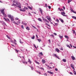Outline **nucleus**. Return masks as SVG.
Returning a JSON list of instances; mask_svg holds the SVG:
<instances>
[{
	"instance_id": "nucleus-1",
	"label": "nucleus",
	"mask_w": 76,
	"mask_h": 76,
	"mask_svg": "<svg viewBox=\"0 0 76 76\" xmlns=\"http://www.w3.org/2000/svg\"><path fill=\"white\" fill-rule=\"evenodd\" d=\"M43 20H44V22L45 23V25H48V26L50 27V25H48V24H47V23H46V22H47V23H49V22L48 21V20H46V19H43Z\"/></svg>"
},
{
	"instance_id": "nucleus-2",
	"label": "nucleus",
	"mask_w": 76,
	"mask_h": 76,
	"mask_svg": "<svg viewBox=\"0 0 76 76\" xmlns=\"http://www.w3.org/2000/svg\"><path fill=\"white\" fill-rule=\"evenodd\" d=\"M13 4L12 5V6H16V5L18 3V1L14 0L13 1Z\"/></svg>"
},
{
	"instance_id": "nucleus-3",
	"label": "nucleus",
	"mask_w": 76,
	"mask_h": 76,
	"mask_svg": "<svg viewBox=\"0 0 76 76\" xmlns=\"http://www.w3.org/2000/svg\"><path fill=\"white\" fill-rule=\"evenodd\" d=\"M15 19L16 20V21L18 23H20V20H19L18 18H16Z\"/></svg>"
},
{
	"instance_id": "nucleus-4",
	"label": "nucleus",
	"mask_w": 76,
	"mask_h": 76,
	"mask_svg": "<svg viewBox=\"0 0 76 76\" xmlns=\"http://www.w3.org/2000/svg\"><path fill=\"white\" fill-rule=\"evenodd\" d=\"M15 6H16V7H19V8H21V7L20 6V4L19 3H17V4Z\"/></svg>"
},
{
	"instance_id": "nucleus-5",
	"label": "nucleus",
	"mask_w": 76,
	"mask_h": 76,
	"mask_svg": "<svg viewBox=\"0 0 76 76\" xmlns=\"http://www.w3.org/2000/svg\"><path fill=\"white\" fill-rule=\"evenodd\" d=\"M61 15H63L64 16H66V17L67 16V15H65L66 13L64 12H61Z\"/></svg>"
},
{
	"instance_id": "nucleus-6",
	"label": "nucleus",
	"mask_w": 76,
	"mask_h": 76,
	"mask_svg": "<svg viewBox=\"0 0 76 76\" xmlns=\"http://www.w3.org/2000/svg\"><path fill=\"white\" fill-rule=\"evenodd\" d=\"M4 9H3V10H0V12H1V13H2L3 15L4 14Z\"/></svg>"
},
{
	"instance_id": "nucleus-7",
	"label": "nucleus",
	"mask_w": 76,
	"mask_h": 76,
	"mask_svg": "<svg viewBox=\"0 0 76 76\" xmlns=\"http://www.w3.org/2000/svg\"><path fill=\"white\" fill-rule=\"evenodd\" d=\"M55 50L57 52V53H59V52H60V50L58 48H56L55 49Z\"/></svg>"
},
{
	"instance_id": "nucleus-8",
	"label": "nucleus",
	"mask_w": 76,
	"mask_h": 76,
	"mask_svg": "<svg viewBox=\"0 0 76 76\" xmlns=\"http://www.w3.org/2000/svg\"><path fill=\"white\" fill-rule=\"evenodd\" d=\"M20 11H22V12H25L26 10H25V8H24L23 9H21L20 10Z\"/></svg>"
},
{
	"instance_id": "nucleus-9",
	"label": "nucleus",
	"mask_w": 76,
	"mask_h": 76,
	"mask_svg": "<svg viewBox=\"0 0 76 76\" xmlns=\"http://www.w3.org/2000/svg\"><path fill=\"white\" fill-rule=\"evenodd\" d=\"M47 19H48L49 21L51 22V18L50 17H49L48 18H47Z\"/></svg>"
},
{
	"instance_id": "nucleus-10",
	"label": "nucleus",
	"mask_w": 76,
	"mask_h": 76,
	"mask_svg": "<svg viewBox=\"0 0 76 76\" xmlns=\"http://www.w3.org/2000/svg\"><path fill=\"white\" fill-rule=\"evenodd\" d=\"M1 23H2L3 25H6V23H5L4 22H3V21H1L0 22Z\"/></svg>"
},
{
	"instance_id": "nucleus-11",
	"label": "nucleus",
	"mask_w": 76,
	"mask_h": 76,
	"mask_svg": "<svg viewBox=\"0 0 76 76\" xmlns=\"http://www.w3.org/2000/svg\"><path fill=\"white\" fill-rule=\"evenodd\" d=\"M59 20H60L62 23H64V20H63L62 19L59 18Z\"/></svg>"
},
{
	"instance_id": "nucleus-12",
	"label": "nucleus",
	"mask_w": 76,
	"mask_h": 76,
	"mask_svg": "<svg viewBox=\"0 0 76 76\" xmlns=\"http://www.w3.org/2000/svg\"><path fill=\"white\" fill-rule=\"evenodd\" d=\"M71 67L73 69H74V70H75V68H74V66H73V64H71Z\"/></svg>"
},
{
	"instance_id": "nucleus-13",
	"label": "nucleus",
	"mask_w": 76,
	"mask_h": 76,
	"mask_svg": "<svg viewBox=\"0 0 76 76\" xmlns=\"http://www.w3.org/2000/svg\"><path fill=\"white\" fill-rule=\"evenodd\" d=\"M22 24H23L24 25H25L26 26L27 25V24H26V23H25V22H22Z\"/></svg>"
},
{
	"instance_id": "nucleus-14",
	"label": "nucleus",
	"mask_w": 76,
	"mask_h": 76,
	"mask_svg": "<svg viewBox=\"0 0 76 76\" xmlns=\"http://www.w3.org/2000/svg\"><path fill=\"white\" fill-rule=\"evenodd\" d=\"M54 56H55L56 57V58H58V59H60V58H59V57L57 56V55L56 54H54Z\"/></svg>"
},
{
	"instance_id": "nucleus-15",
	"label": "nucleus",
	"mask_w": 76,
	"mask_h": 76,
	"mask_svg": "<svg viewBox=\"0 0 76 76\" xmlns=\"http://www.w3.org/2000/svg\"><path fill=\"white\" fill-rule=\"evenodd\" d=\"M39 10H40V12L42 14V10L41 9V8L39 9Z\"/></svg>"
},
{
	"instance_id": "nucleus-16",
	"label": "nucleus",
	"mask_w": 76,
	"mask_h": 76,
	"mask_svg": "<svg viewBox=\"0 0 76 76\" xmlns=\"http://www.w3.org/2000/svg\"><path fill=\"white\" fill-rule=\"evenodd\" d=\"M71 58L72 60H75V58L74 57V56H71Z\"/></svg>"
},
{
	"instance_id": "nucleus-17",
	"label": "nucleus",
	"mask_w": 76,
	"mask_h": 76,
	"mask_svg": "<svg viewBox=\"0 0 76 76\" xmlns=\"http://www.w3.org/2000/svg\"><path fill=\"white\" fill-rule=\"evenodd\" d=\"M45 61L44 59L42 60V63L43 64H44V63H45Z\"/></svg>"
},
{
	"instance_id": "nucleus-18",
	"label": "nucleus",
	"mask_w": 76,
	"mask_h": 76,
	"mask_svg": "<svg viewBox=\"0 0 76 76\" xmlns=\"http://www.w3.org/2000/svg\"><path fill=\"white\" fill-rule=\"evenodd\" d=\"M11 20H12V21H13V20H14V19H13V16H12L11 18Z\"/></svg>"
},
{
	"instance_id": "nucleus-19",
	"label": "nucleus",
	"mask_w": 76,
	"mask_h": 76,
	"mask_svg": "<svg viewBox=\"0 0 76 76\" xmlns=\"http://www.w3.org/2000/svg\"><path fill=\"white\" fill-rule=\"evenodd\" d=\"M38 20H39V21H40V22H42V20H41V19L40 18H38Z\"/></svg>"
},
{
	"instance_id": "nucleus-20",
	"label": "nucleus",
	"mask_w": 76,
	"mask_h": 76,
	"mask_svg": "<svg viewBox=\"0 0 76 76\" xmlns=\"http://www.w3.org/2000/svg\"><path fill=\"white\" fill-rule=\"evenodd\" d=\"M22 62H23V63L24 64H28V62H26V61H24V62H23V61H22Z\"/></svg>"
},
{
	"instance_id": "nucleus-21",
	"label": "nucleus",
	"mask_w": 76,
	"mask_h": 76,
	"mask_svg": "<svg viewBox=\"0 0 76 76\" xmlns=\"http://www.w3.org/2000/svg\"><path fill=\"white\" fill-rule=\"evenodd\" d=\"M37 39L38 41H39V42H40L41 41V39Z\"/></svg>"
},
{
	"instance_id": "nucleus-22",
	"label": "nucleus",
	"mask_w": 76,
	"mask_h": 76,
	"mask_svg": "<svg viewBox=\"0 0 76 76\" xmlns=\"http://www.w3.org/2000/svg\"><path fill=\"white\" fill-rule=\"evenodd\" d=\"M62 61H64V62H66V60L65 59H62Z\"/></svg>"
},
{
	"instance_id": "nucleus-23",
	"label": "nucleus",
	"mask_w": 76,
	"mask_h": 76,
	"mask_svg": "<svg viewBox=\"0 0 76 76\" xmlns=\"http://www.w3.org/2000/svg\"><path fill=\"white\" fill-rule=\"evenodd\" d=\"M8 16L9 18H10L11 17H12V16H11V15H8Z\"/></svg>"
},
{
	"instance_id": "nucleus-24",
	"label": "nucleus",
	"mask_w": 76,
	"mask_h": 76,
	"mask_svg": "<svg viewBox=\"0 0 76 76\" xmlns=\"http://www.w3.org/2000/svg\"><path fill=\"white\" fill-rule=\"evenodd\" d=\"M65 38H67V39H69V37L68 36H67L66 35H65Z\"/></svg>"
},
{
	"instance_id": "nucleus-25",
	"label": "nucleus",
	"mask_w": 76,
	"mask_h": 76,
	"mask_svg": "<svg viewBox=\"0 0 76 76\" xmlns=\"http://www.w3.org/2000/svg\"><path fill=\"white\" fill-rule=\"evenodd\" d=\"M72 1V0H68V3H69L70 2H71Z\"/></svg>"
},
{
	"instance_id": "nucleus-26",
	"label": "nucleus",
	"mask_w": 76,
	"mask_h": 76,
	"mask_svg": "<svg viewBox=\"0 0 76 76\" xmlns=\"http://www.w3.org/2000/svg\"><path fill=\"white\" fill-rule=\"evenodd\" d=\"M72 18H73V19H75L76 20V17L75 16H73L72 17Z\"/></svg>"
},
{
	"instance_id": "nucleus-27",
	"label": "nucleus",
	"mask_w": 76,
	"mask_h": 76,
	"mask_svg": "<svg viewBox=\"0 0 76 76\" xmlns=\"http://www.w3.org/2000/svg\"><path fill=\"white\" fill-rule=\"evenodd\" d=\"M39 54H40V55H41L42 56H43V54L42 53V52H41L39 53Z\"/></svg>"
},
{
	"instance_id": "nucleus-28",
	"label": "nucleus",
	"mask_w": 76,
	"mask_h": 76,
	"mask_svg": "<svg viewBox=\"0 0 76 76\" xmlns=\"http://www.w3.org/2000/svg\"><path fill=\"white\" fill-rule=\"evenodd\" d=\"M28 7L29 9H30V10H32V8L31 7Z\"/></svg>"
},
{
	"instance_id": "nucleus-29",
	"label": "nucleus",
	"mask_w": 76,
	"mask_h": 76,
	"mask_svg": "<svg viewBox=\"0 0 76 76\" xmlns=\"http://www.w3.org/2000/svg\"><path fill=\"white\" fill-rule=\"evenodd\" d=\"M28 62L30 63V64H31V61L30 60V59H28Z\"/></svg>"
},
{
	"instance_id": "nucleus-30",
	"label": "nucleus",
	"mask_w": 76,
	"mask_h": 76,
	"mask_svg": "<svg viewBox=\"0 0 76 76\" xmlns=\"http://www.w3.org/2000/svg\"><path fill=\"white\" fill-rule=\"evenodd\" d=\"M63 35L62 36H60V35L59 36V37L61 39L63 38Z\"/></svg>"
},
{
	"instance_id": "nucleus-31",
	"label": "nucleus",
	"mask_w": 76,
	"mask_h": 76,
	"mask_svg": "<svg viewBox=\"0 0 76 76\" xmlns=\"http://www.w3.org/2000/svg\"><path fill=\"white\" fill-rule=\"evenodd\" d=\"M3 16H4V17H6L7 16V15L5 14V13H4V14H3Z\"/></svg>"
},
{
	"instance_id": "nucleus-32",
	"label": "nucleus",
	"mask_w": 76,
	"mask_h": 76,
	"mask_svg": "<svg viewBox=\"0 0 76 76\" xmlns=\"http://www.w3.org/2000/svg\"><path fill=\"white\" fill-rule=\"evenodd\" d=\"M26 29L27 30H29V27H28V26L26 27Z\"/></svg>"
},
{
	"instance_id": "nucleus-33",
	"label": "nucleus",
	"mask_w": 76,
	"mask_h": 76,
	"mask_svg": "<svg viewBox=\"0 0 76 76\" xmlns=\"http://www.w3.org/2000/svg\"><path fill=\"white\" fill-rule=\"evenodd\" d=\"M35 62L37 64H39V62H37L36 61H35Z\"/></svg>"
},
{
	"instance_id": "nucleus-34",
	"label": "nucleus",
	"mask_w": 76,
	"mask_h": 76,
	"mask_svg": "<svg viewBox=\"0 0 76 76\" xmlns=\"http://www.w3.org/2000/svg\"><path fill=\"white\" fill-rule=\"evenodd\" d=\"M58 10H59V11H60V12H61V10L60 8H58Z\"/></svg>"
},
{
	"instance_id": "nucleus-35",
	"label": "nucleus",
	"mask_w": 76,
	"mask_h": 76,
	"mask_svg": "<svg viewBox=\"0 0 76 76\" xmlns=\"http://www.w3.org/2000/svg\"><path fill=\"white\" fill-rule=\"evenodd\" d=\"M39 69H41L42 70H44V68L42 67L39 68Z\"/></svg>"
},
{
	"instance_id": "nucleus-36",
	"label": "nucleus",
	"mask_w": 76,
	"mask_h": 76,
	"mask_svg": "<svg viewBox=\"0 0 76 76\" xmlns=\"http://www.w3.org/2000/svg\"><path fill=\"white\" fill-rule=\"evenodd\" d=\"M37 73H39V74H41V72H38V71H36Z\"/></svg>"
},
{
	"instance_id": "nucleus-37",
	"label": "nucleus",
	"mask_w": 76,
	"mask_h": 76,
	"mask_svg": "<svg viewBox=\"0 0 76 76\" xmlns=\"http://www.w3.org/2000/svg\"><path fill=\"white\" fill-rule=\"evenodd\" d=\"M21 27L22 29H24V27L23 26L21 25Z\"/></svg>"
},
{
	"instance_id": "nucleus-38",
	"label": "nucleus",
	"mask_w": 76,
	"mask_h": 76,
	"mask_svg": "<svg viewBox=\"0 0 76 76\" xmlns=\"http://www.w3.org/2000/svg\"><path fill=\"white\" fill-rule=\"evenodd\" d=\"M50 73L51 74V75H53L54 74V73H53V72H50Z\"/></svg>"
},
{
	"instance_id": "nucleus-39",
	"label": "nucleus",
	"mask_w": 76,
	"mask_h": 76,
	"mask_svg": "<svg viewBox=\"0 0 76 76\" xmlns=\"http://www.w3.org/2000/svg\"><path fill=\"white\" fill-rule=\"evenodd\" d=\"M51 37H53V38H54V35L53 34H51Z\"/></svg>"
},
{
	"instance_id": "nucleus-40",
	"label": "nucleus",
	"mask_w": 76,
	"mask_h": 76,
	"mask_svg": "<svg viewBox=\"0 0 76 76\" xmlns=\"http://www.w3.org/2000/svg\"><path fill=\"white\" fill-rule=\"evenodd\" d=\"M28 15H29V16H32L31 14V13H30V12L28 13Z\"/></svg>"
},
{
	"instance_id": "nucleus-41",
	"label": "nucleus",
	"mask_w": 76,
	"mask_h": 76,
	"mask_svg": "<svg viewBox=\"0 0 76 76\" xmlns=\"http://www.w3.org/2000/svg\"><path fill=\"white\" fill-rule=\"evenodd\" d=\"M32 39H34L35 38V36H34L33 37H31Z\"/></svg>"
},
{
	"instance_id": "nucleus-42",
	"label": "nucleus",
	"mask_w": 76,
	"mask_h": 76,
	"mask_svg": "<svg viewBox=\"0 0 76 76\" xmlns=\"http://www.w3.org/2000/svg\"><path fill=\"white\" fill-rule=\"evenodd\" d=\"M3 19H5V21H7V19H6L5 18H4Z\"/></svg>"
},
{
	"instance_id": "nucleus-43",
	"label": "nucleus",
	"mask_w": 76,
	"mask_h": 76,
	"mask_svg": "<svg viewBox=\"0 0 76 76\" xmlns=\"http://www.w3.org/2000/svg\"><path fill=\"white\" fill-rule=\"evenodd\" d=\"M67 47H69V48H70V46L69 45H67Z\"/></svg>"
},
{
	"instance_id": "nucleus-44",
	"label": "nucleus",
	"mask_w": 76,
	"mask_h": 76,
	"mask_svg": "<svg viewBox=\"0 0 76 76\" xmlns=\"http://www.w3.org/2000/svg\"><path fill=\"white\" fill-rule=\"evenodd\" d=\"M43 75H45V76H47V74L46 73L44 74Z\"/></svg>"
},
{
	"instance_id": "nucleus-45",
	"label": "nucleus",
	"mask_w": 76,
	"mask_h": 76,
	"mask_svg": "<svg viewBox=\"0 0 76 76\" xmlns=\"http://www.w3.org/2000/svg\"><path fill=\"white\" fill-rule=\"evenodd\" d=\"M14 23H15V24H16V25H18V24L17 23L14 22Z\"/></svg>"
},
{
	"instance_id": "nucleus-46",
	"label": "nucleus",
	"mask_w": 76,
	"mask_h": 76,
	"mask_svg": "<svg viewBox=\"0 0 76 76\" xmlns=\"http://www.w3.org/2000/svg\"><path fill=\"white\" fill-rule=\"evenodd\" d=\"M24 8L25 9V10L26 9V10H28V7H24Z\"/></svg>"
},
{
	"instance_id": "nucleus-47",
	"label": "nucleus",
	"mask_w": 76,
	"mask_h": 76,
	"mask_svg": "<svg viewBox=\"0 0 76 76\" xmlns=\"http://www.w3.org/2000/svg\"><path fill=\"white\" fill-rule=\"evenodd\" d=\"M74 74L76 75V72H75V71H74Z\"/></svg>"
},
{
	"instance_id": "nucleus-48",
	"label": "nucleus",
	"mask_w": 76,
	"mask_h": 76,
	"mask_svg": "<svg viewBox=\"0 0 76 76\" xmlns=\"http://www.w3.org/2000/svg\"><path fill=\"white\" fill-rule=\"evenodd\" d=\"M48 7H49V9H51V6H48Z\"/></svg>"
},
{
	"instance_id": "nucleus-49",
	"label": "nucleus",
	"mask_w": 76,
	"mask_h": 76,
	"mask_svg": "<svg viewBox=\"0 0 76 76\" xmlns=\"http://www.w3.org/2000/svg\"><path fill=\"white\" fill-rule=\"evenodd\" d=\"M60 50H63V48H61L60 49Z\"/></svg>"
},
{
	"instance_id": "nucleus-50",
	"label": "nucleus",
	"mask_w": 76,
	"mask_h": 76,
	"mask_svg": "<svg viewBox=\"0 0 76 76\" xmlns=\"http://www.w3.org/2000/svg\"><path fill=\"white\" fill-rule=\"evenodd\" d=\"M56 21H57V22H59V20L58 19H56Z\"/></svg>"
},
{
	"instance_id": "nucleus-51",
	"label": "nucleus",
	"mask_w": 76,
	"mask_h": 76,
	"mask_svg": "<svg viewBox=\"0 0 76 76\" xmlns=\"http://www.w3.org/2000/svg\"><path fill=\"white\" fill-rule=\"evenodd\" d=\"M13 43L15 45H17V43H16V42H13Z\"/></svg>"
},
{
	"instance_id": "nucleus-52",
	"label": "nucleus",
	"mask_w": 76,
	"mask_h": 76,
	"mask_svg": "<svg viewBox=\"0 0 76 76\" xmlns=\"http://www.w3.org/2000/svg\"><path fill=\"white\" fill-rule=\"evenodd\" d=\"M71 11L72 12H73H73H74V11H74L73 10H72V9L71 10Z\"/></svg>"
},
{
	"instance_id": "nucleus-53",
	"label": "nucleus",
	"mask_w": 76,
	"mask_h": 76,
	"mask_svg": "<svg viewBox=\"0 0 76 76\" xmlns=\"http://www.w3.org/2000/svg\"><path fill=\"white\" fill-rule=\"evenodd\" d=\"M32 13H34V14H36L37 13L35 12H32Z\"/></svg>"
},
{
	"instance_id": "nucleus-54",
	"label": "nucleus",
	"mask_w": 76,
	"mask_h": 76,
	"mask_svg": "<svg viewBox=\"0 0 76 76\" xmlns=\"http://www.w3.org/2000/svg\"><path fill=\"white\" fill-rule=\"evenodd\" d=\"M73 33L74 34H75V30H73Z\"/></svg>"
},
{
	"instance_id": "nucleus-55",
	"label": "nucleus",
	"mask_w": 76,
	"mask_h": 76,
	"mask_svg": "<svg viewBox=\"0 0 76 76\" xmlns=\"http://www.w3.org/2000/svg\"><path fill=\"white\" fill-rule=\"evenodd\" d=\"M7 19L8 21H9V22H10V20L9 19V18H7Z\"/></svg>"
},
{
	"instance_id": "nucleus-56",
	"label": "nucleus",
	"mask_w": 76,
	"mask_h": 76,
	"mask_svg": "<svg viewBox=\"0 0 76 76\" xmlns=\"http://www.w3.org/2000/svg\"><path fill=\"white\" fill-rule=\"evenodd\" d=\"M48 42H50H50H51V41L50 40V39H49L48 40Z\"/></svg>"
},
{
	"instance_id": "nucleus-57",
	"label": "nucleus",
	"mask_w": 76,
	"mask_h": 76,
	"mask_svg": "<svg viewBox=\"0 0 76 76\" xmlns=\"http://www.w3.org/2000/svg\"><path fill=\"white\" fill-rule=\"evenodd\" d=\"M45 6L46 7H48V6H47V4H45Z\"/></svg>"
},
{
	"instance_id": "nucleus-58",
	"label": "nucleus",
	"mask_w": 76,
	"mask_h": 76,
	"mask_svg": "<svg viewBox=\"0 0 76 76\" xmlns=\"http://www.w3.org/2000/svg\"><path fill=\"white\" fill-rule=\"evenodd\" d=\"M15 51H16L17 52V53H18V51H19L18 50H17V49L15 50Z\"/></svg>"
},
{
	"instance_id": "nucleus-59",
	"label": "nucleus",
	"mask_w": 76,
	"mask_h": 76,
	"mask_svg": "<svg viewBox=\"0 0 76 76\" xmlns=\"http://www.w3.org/2000/svg\"><path fill=\"white\" fill-rule=\"evenodd\" d=\"M20 43H23V42H21V40H20Z\"/></svg>"
},
{
	"instance_id": "nucleus-60",
	"label": "nucleus",
	"mask_w": 76,
	"mask_h": 76,
	"mask_svg": "<svg viewBox=\"0 0 76 76\" xmlns=\"http://www.w3.org/2000/svg\"><path fill=\"white\" fill-rule=\"evenodd\" d=\"M54 35H57V34H56L55 33H54Z\"/></svg>"
},
{
	"instance_id": "nucleus-61",
	"label": "nucleus",
	"mask_w": 76,
	"mask_h": 76,
	"mask_svg": "<svg viewBox=\"0 0 76 76\" xmlns=\"http://www.w3.org/2000/svg\"><path fill=\"white\" fill-rule=\"evenodd\" d=\"M14 42H16V40L15 39H14Z\"/></svg>"
},
{
	"instance_id": "nucleus-62",
	"label": "nucleus",
	"mask_w": 76,
	"mask_h": 76,
	"mask_svg": "<svg viewBox=\"0 0 76 76\" xmlns=\"http://www.w3.org/2000/svg\"><path fill=\"white\" fill-rule=\"evenodd\" d=\"M55 70L56 71H57V70H58V69H57V68H56L55 69Z\"/></svg>"
},
{
	"instance_id": "nucleus-63",
	"label": "nucleus",
	"mask_w": 76,
	"mask_h": 76,
	"mask_svg": "<svg viewBox=\"0 0 76 76\" xmlns=\"http://www.w3.org/2000/svg\"><path fill=\"white\" fill-rule=\"evenodd\" d=\"M69 73L70 75H73V73H72L71 72H70Z\"/></svg>"
},
{
	"instance_id": "nucleus-64",
	"label": "nucleus",
	"mask_w": 76,
	"mask_h": 76,
	"mask_svg": "<svg viewBox=\"0 0 76 76\" xmlns=\"http://www.w3.org/2000/svg\"><path fill=\"white\" fill-rule=\"evenodd\" d=\"M63 8L64 10H65V7H64V6H63Z\"/></svg>"
}]
</instances>
